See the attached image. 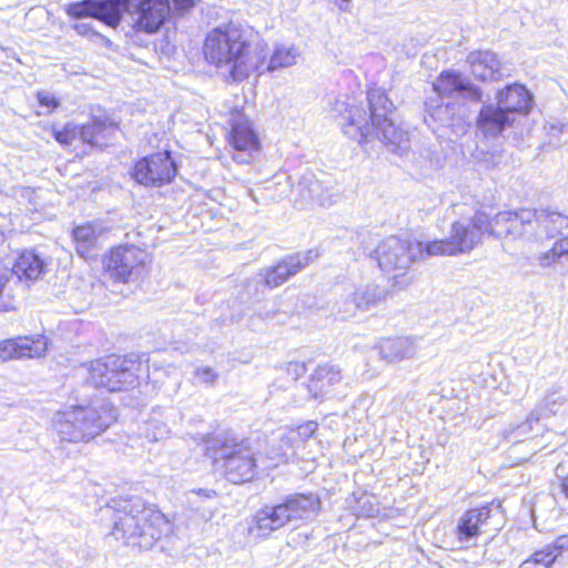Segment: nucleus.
Instances as JSON below:
<instances>
[{
    "instance_id": "c756f323",
    "label": "nucleus",
    "mask_w": 568,
    "mask_h": 568,
    "mask_svg": "<svg viewBox=\"0 0 568 568\" xmlns=\"http://www.w3.org/2000/svg\"><path fill=\"white\" fill-rule=\"evenodd\" d=\"M367 101L369 112L367 120L371 125H378L382 120L389 116L393 112V102L386 95V92L381 88H372L367 92Z\"/></svg>"
},
{
    "instance_id": "2eb2a0df",
    "label": "nucleus",
    "mask_w": 568,
    "mask_h": 568,
    "mask_svg": "<svg viewBox=\"0 0 568 568\" xmlns=\"http://www.w3.org/2000/svg\"><path fill=\"white\" fill-rule=\"evenodd\" d=\"M316 256L317 254L313 251L287 255L275 266L263 268V280L266 282L270 290L275 288L306 267Z\"/></svg>"
},
{
    "instance_id": "6e6552de",
    "label": "nucleus",
    "mask_w": 568,
    "mask_h": 568,
    "mask_svg": "<svg viewBox=\"0 0 568 568\" xmlns=\"http://www.w3.org/2000/svg\"><path fill=\"white\" fill-rule=\"evenodd\" d=\"M488 215L477 212L473 219L454 222L446 239L425 243L427 256H453L471 252L481 242Z\"/></svg>"
},
{
    "instance_id": "37998d69",
    "label": "nucleus",
    "mask_w": 568,
    "mask_h": 568,
    "mask_svg": "<svg viewBox=\"0 0 568 568\" xmlns=\"http://www.w3.org/2000/svg\"><path fill=\"white\" fill-rule=\"evenodd\" d=\"M38 101L41 106H47L49 110H53L59 105V101L50 92H39Z\"/></svg>"
},
{
    "instance_id": "ddd939ff",
    "label": "nucleus",
    "mask_w": 568,
    "mask_h": 568,
    "mask_svg": "<svg viewBox=\"0 0 568 568\" xmlns=\"http://www.w3.org/2000/svg\"><path fill=\"white\" fill-rule=\"evenodd\" d=\"M229 141L234 150L233 160L240 164L250 163L260 150V141L251 122L243 115L232 121Z\"/></svg>"
},
{
    "instance_id": "49530a36",
    "label": "nucleus",
    "mask_w": 568,
    "mask_h": 568,
    "mask_svg": "<svg viewBox=\"0 0 568 568\" xmlns=\"http://www.w3.org/2000/svg\"><path fill=\"white\" fill-rule=\"evenodd\" d=\"M73 29L77 31L80 36H88L90 33L97 34L93 32L92 27L90 23H77L73 26Z\"/></svg>"
},
{
    "instance_id": "c85d7f7f",
    "label": "nucleus",
    "mask_w": 568,
    "mask_h": 568,
    "mask_svg": "<svg viewBox=\"0 0 568 568\" xmlns=\"http://www.w3.org/2000/svg\"><path fill=\"white\" fill-rule=\"evenodd\" d=\"M387 294L384 287L374 283L359 285L352 294V308H359L361 312L368 311L384 302Z\"/></svg>"
},
{
    "instance_id": "c03bdc74",
    "label": "nucleus",
    "mask_w": 568,
    "mask_h": 568,
    "mask_svg": "<svg viewBox=\"0 0 568 568\" xmlns=\"http://www.w3.org/2000/svg\"><path fill=\"white\" fill-rule=\"evenodd\" d=\"M550 549L557 557L568 549V535L559 536L551 546H548L545 550Z\"/></svg>"
},
{
    "instance_id": "603ef678",
    "label": "nucleus",
    "mask_w": 568,
    "mask_h": 568,
    "mask_svg": "<svg viewBox=\"0 0 568 568\" xmlns=\"http://www.w3.org/2000/svg\"><path fill=\"white\" fill-rule=\"evenodd\" d=\"M274 315H275V312H271V313H270V312H267L263 317H264V318H273V317H274Z\"/></svg>"
},
{
    "instance_id": "aec40b11",
    "label": "nucleus",
    "mask_w": 568,
    "mask_h": 568,
    "mask_svg": "<svg viewBox=\"0 0 568 568\" xmlns=\"http://www.w3.org/2000/svg\"><path fill=\"white\" fill-rule=\"evenodd\" d=\"M342 381L337 366L332 364L318 365L310 376L307 389L314 399L323 400L334 393V388Z\"/></svg>"
},
{
    "instance_id": "7ed1b4c3",
    "label": "nucleus",
    "mask_w": 568,
    "mask_h": 568,
    "mask_svg": "<svg viewBox=\"0 0 568 568\" xmlns=\"http://www.w3.org/2000/svg\"><path fill=\"white\" fill-rule=\"evenodd\" d=\"M112 509L113 536L132 547L149 550L166 531L164 516L139 497L114 500Z\"/></svg>"
},
{
    "instance_id": "412c9836",
    "label": "nucleus",
    "mask_w": 568,
    "mask_h": 568,
    "mask_svg": "<svg viewBox=\"0 0 568 568\" xmlns=\"http://www.w3.org/2000/svg\"><path fill=\"white\" fill-rule=\"evenodd\" d=\"M427 115L425 121L430 126L432 123H437L442 128L450 129L455 135H463L467 131V123L465 120L456 114L455 103H436L433 101L426 103Z\"/></svg>"
},
{
    "instance_id": "f03ea898",
    "label": "nucleus",
    "mask_w": 568,
    "mask_h": 568,
    "mask_svg": "<svg viewBox=\"0 0 568 568\" xmlns=\"http://www.w3.org/2000/svg\"><path fill=\"white\" fill-rule=\"evenodd\" d=\"M128 7H135L134 28L153 33L170 13L169 0H81L64 6V12L74 20L92 18L116 28Z\"/></svg>"
},
{
    "instance_id": "9b49d317",
    "label": "nucleus",
    "mask_w": 568,
    "mask_h": 568,
    "mask_svg": "<svg viewBox=\"0 0 568 568\" xmlns=\"http://www.w3.org/2000/svg\"><path fill=\"white\" fill-rule=\"evenodd\" d=\"M178 174V165L171 152H158L139 160L133 169V178L139 184L161 187L173 181Z\"/></svg>"
},
{
    "instance_id": "f3484780",
    "label": "nucleus",
    "mask_w": 568,
    "mask_h": 568,
    "mask_svg": "<svg viewBox=\"0 0 568 568\" xmlns=\"http://www.w3.org/2000/svg\"><path fill=\"white\" fill-rule=\"evenodd\" d=\"M48 348L44 336L19 337L0 342V358H36L44 356Z\"/></svg>"
},
{
    "instance_id": "f8f14e48",
    "label": "nucleus",
    "mask_w": 568,
    "mask_h": 568,
    "mask_svg": "<svg viewBox=\"0 0 568 568\" xmlns=\"http://www.w3.org/2000/svg\"><path fill=\"white\" fill-rule=\"evenodd\" d=\"M146 253L134 245L112 248L103 258L105 272L115 281L128 282L132 275H140Z\"/></svg>"
},
{
    "instance_id": "9d476101",
    "label": "nucleus",
    "mask_w": 568,
    "mask_h": 568,
    "mask_svg": "<svg viewBox=\"0 0 568 568\" xmlns=\"http://www.w3.org/2000/svg\"><path fill=\"white\" fill-rule=\"evenodd\" d=\"M424 257H428L425 243L395 235L383 240L375 250L378 266L383 272L393 274L394 278L405 275L416 261Z\"/></svg>"
},
{
    "instance_id": "09e8293b",
    "label": "nucleus",
    "mask_w": 568,
    "mask_h": 568,
    "mask_svg": "<svg viewBox=\"0 0 568 568\" xmlns=\"http://www.w3.org/2000/svg\"><path fill=\"white\" fill-rule=\"evenodd\" d=\"M192 494L199 495V496H204L205 498H213L216 496L215 490H212V489L193 490Z\"/></svg>"
},
{
    "instance_id": "dca6fc26",
    "label": "nucleus",
    "mask_w": 568,
    "mask_h": 568,
    "mask_svg": "<svg viewBox=\"0 0 568 568\" xmlns=\"http://www.w3.org/2000/svg\"><path fill=\"white\" fill-rule=\"evenodd\" d=\"M515 118L496 102L484 103L476 120L478 131L486 139L499 136L506 129L510 128Z\"/></svg>"
},
{
    "instance_id": "39448f33",
    "label": "nucleus",
    "mask_w": 568,
    "mask_h": 568,
    "mask_svg": "<svg viewBox=\"0 0 568 568\" xmlns=\"http://www.w3.org/2000/svg\"><path fill=\"white\" fill-rule=\"evenodd\" d=\"M116 420L115 408L109 402L89 406H72L57 412L53 428L62 442H89L109 428Z\"/></svg>"
},
{
    "instance_id": "5701e85b",
    "label": "nucleus",
    "mask_w": 568,
    "mask_h": 568,
    "mask_svg": "<svg viewBox=\"0 0 568 568\" xmlns=\"http://www.w3.org/2000/svg\"><path fill=\"white\" fill-rule=\"evenodd\" d=\"M466 62L473 75L481 81H495L503 78L501 63L490 50H475L468 53Z\"/></svg>"
},
{
    "instance_id": "c9c22d12",
    "label": "nucleus",
    "mask_w": 568,
    "mask_h": 568,
    "mask_svg": "<svg viewBox=\"0 0 568 568\" xmlns=\"http://www.w3.org/2000/svg\"><path fill=\"white\" fill-rule=\"evenodd\" d=\"M538 262L541 267H549L554 264H560L568 271L567 248L564 245L562 239L556 241L550 250L541 253L538 257Z\"/></svg>"
},
{
    "instance_id": "7c9ffc66",
    "label": "nucleus",
    "mask_w": 568,
    "mask_h": 568,
    "mask_svg": "<svg viewBox=\"0 0 568 568\" xmlns=\"http://www.w3.org/2000/svg\"><path fill=\"white\" fill-rule=\"evenodd\" d=\"M535 215L531 210H521L520 212H509L507 226V237L516 239L520 236L535 237Z\"/></svg>"
},
{
    "instance_id": "72a5a7b5",
    "label": "nucleus",
    "mask_w": 568,
    "mask_h": 568,
    "mask_svg": "<svg viewBox=\"0 0 568 568\" xmlns=\"http://www.w3.org/2000/svg\"><path fill=\"white\" fill-rule=\"evenodd\" d=\"M73 240L75 242L77 253L82 257H88L95 246L98 233L90 223L77 226L73 230Z\"/></svg>"
},
{
    "instance_id": "e433bc0d",
    "label": "nucleus",
    "mask_w": 568,
    "mask_h": 568,
    "mask_svg": "<svg viewBox=\"0 0 568 568\" xmlns=\"http://www.w3.org/2000/svg\"><path fill=\"white\" fill-rule=\"evenodd\" d=\"M263 278L264 273L261 270L254 276L247 278L244 284L245 293L247 297L253 302H260L265 296L266 290H270L268 285Z\"/></svg>"
},
{
    "instance_id": "20e7f679",
    "label": "nucleus",
    "mask_w": 568,
    "mask_h": 568,
    "mask_svg": "<svg viewBox=\"0 0 568 568\" xmlns=\"http://www.w3.org/2000/svg\"><path fill=\"white\" fill-rule=\"evenodd\" d=\"M321 508L322 501L315 494L288 495L277 505L258 509L247 520V535L265 539L291 523L314 520Z\"/></svg>"
},
{
    "instance_id": "2f4dec72",
    "label": "nucleus",
    "mask_w": 568,
    "mask_h": 568,
    "mask_svg": "<svg viewBox=\"0 0 568 568\" xmlns=\"http://www.w3.org/2000/svg\"><path fill=\"white\" fill-rule=\"evenodd\" d=\"M17 281L10 267L0 265V312L16 308Z\"/></svg>"
},
{
    "instance_id": "a878e982",
    "label": "nucleus",
    "mask_w": 568,
    "mask_h": 568,
    "mask_svg": "<svg viewBox=\"0 0 568 568\" xmlns=\"http://www.w3.org/2000/svg\"><path fill=\"white\" fill-rule=\"evenodd\" d=\"M297 190L305 202H314L321 206H329L335 202V195L327 182L313 174L304 175L297 184Z\"/></svg>"
},
{
    "instance_id": "393cba45",
    "label": "nucleus",
    "mask_w": 568,
    "mask_h": 568,
    "mask_svg": "<svg viewBox=\"0 0 568 568\" xmlns=\"http://www.w3.org/2000/svg\"><path fill=\"white\" fill-rule=\"evenodd\" d=\"M45 270V262L34 251H24L16 260L10 271L17 285L22 282H33L39 280Z\"/></svg>"
},
{
    "instance_id": "1a4fd4ad",
    "label": "nucleus",
    "mask_w": 568,
    "mask_h": 568,
    "mask_svg": "<svg viewBox=\"0 0 568 568\" xmlns=\"http://www.w3.org/2000/svg\"><path fill=\"white\" fill-rule=\"evenodd\" d=\"M344 133L358 142L365 141L371 134L385 143L392 152H404L409 146L408 133L397 128L393 119L387 116L378 125H371L367 112L361 108H352L347 123L343 124Z\"/></svg>"
},
{
    "instance_id": "8fccbe9b",
    "label": "nucleus",
    "mask_w": 568,
    "mask_h": 568,
    "mask_svg": "<svg viewBox=\"0 0 568 568\" xmlns=\"http://www.w3.org/2000/svg\"><path fill=\"white\" fill-rule=\"evenodd\" d=\"M561 491L568 498V475L561 479Z\"/></svg>"
},
{
    "instance_id": "4be33fe9",
    "label": "nucleus",
    "mask_w": 568,
    "mask_h": 568,
    "mask_svg": "<svg viewBox=\"0 0 568 568\" xmlns=\"http://www.w3.org/2000/svg\"><path fill=\"white\" fill-rule=\"evenodd\" d=\"M493 507L498 510L500 505L485 504L464 513L457 524L458 539L467 541L480 535L491 517Z\"/></svg>"
},
{
    "instance_id": "a19ab883",
    "label": "nucleus",
    "mask_w": 568,
    "mask_h": 568,
    "mask_svg": "<svg viewBox=\"0 0 568 568\" xmlns=\"http://www.w3.org/2000/svg\"><path fill=\"white\" fill-rule=\"evenodd\" d=\"M194 377L197 383L204 384L206 386H213L216 381L219 379V374L211 367L204 366L199 367L195 373Z\"/></svg>"
},
{
    "instance_id": "f257e3e1",
    "label": "nucleus",
    "mask_w": 568,
    "mask_h": 568,
    "mask_svg": "<svg viewBox=\"0 0 568 568\" xmlns=\"http://www.w3.org/2000/svg\"><path fill=\"white\" fill-rule=\"evenodd\" d=\"M203 52L227 79L242 82L263 67L267 45L236 26H227L207 33Z\"/></svg>"
},
{
    "instance_id": "f704fd0d",
    "label": "nucleus",
    "mask_w": 568,
    "mask_h": 568,
    "mask_svg": "<svg viewBox=\"0 0 568 568\" xmlns=\"http://www.w3.org/2000/svg\"><path fill=\"white\" fill-rule=\"evenodd\" d=\"M317 429V424L315 422H307L303 425H300L296 430H290L287 434H281L280 440H281V448L280 452L276 454V457L280 459H284L287 456V450L292 448L293 440L295 437H300L302 439L310 438Z\"/></svg>"
},
{
    "instance_id": "58836bf2",
    "label": "nucleus",
    "mask_w": 568,
    "mask_h": 568,
    "mask_svg": "<svg viewBox=\"0 0 568 568\" xmlns=\"http://www.w3.org/2000/svg\"><path fill=\"white\" fill-rule=\"evenodd\" d=\"M556 559L557 555L550 549L539 550L532 554L530 558L523 561L518 568H549Z\"/></svg>"
},
{
    "instance_id": "de8ad7c7",
    "label": "nucleus",
    "mask_w": 568,
    "mask_h": 568,
    "mask_svg": "<svg viewBox=\"0 0 568 568\" xmlns=\"http://www.w3.org/2000/svg\"><path fill=\"white\" fill-rule=\"evenodd\" d=\"M178 10H187L194 6V0H173Z\"/></svg>"
},
{
    "instance_id": "79ce46f5",
    "label": "nucleus",
    "mask_w": 568,
    "mask_h": 568,
    "mask_svg": "<svg viewBox=\"0 0 568 568\" xmlns=\"http://www.w3.org/2000/svg\"><path fill=\"white\" fill-rule=\"evenodd\" d=\"M352 295L337 304V315L341 320L353 317L359 308H352Z\"/></svg>"
},
{
    "instance_id": "4468645a",
    "label": "nucleus",
    "mask_w": 568,
    "mask_h": 568,
    "mask_svg": "<svg viewBox=\"0 0 568 568\" xmlns=\"http://www.w3.org/2000/svg\"><path fill=\"white\" fill-rule=\"evenodd\" d=\"M433 89L442 97H456L471 102L481 100V90L459 72L443 71L434 81Z\"/></svg>"
},
{
    "instance_id": "4c0bfd02",
    "label": "nucleus",
    "mask_w": 568,
    "mask_h": 568,
    "mask_svg": "<svg viewBox=\"0 0 568 568\" xmlns=\"http://www.w3.org/2000/svg\"><path fill=\"white\" fill-rule=\"evenodd\" d=\"M508 221L509 212H499L493 220L488 219V223L484 226V233L488 232L497 239H507Z\"/></svg>"
},
{
    "instance_id": "473e14b6",
    "label": "nucleus",
    "mask_w": 568,
    "mask_h": 568,
    "mask_svg": "<svg viewBox=\"0 0 568 568\" xmlns=\"http://www.w3.org/2000/svg\"><path fill=\"white\" fill-rule=\"evenodd\" d=\"M297 50L294 47L278 45L273 51L268 62L264 60L263 67L254 73H263L265 71H274L281 68H287L295 64Z\"/></svg>"
},
{
    "instance_id": "bb28decb",
    "label": "nucleus",
    "mask_w": 568,
    "mask_h": 568,
    "mask_svg": "<svg viewBox=\"0 0 568 568\" xmlns=\"http://www.w3.org/2000/svg\"><path fill=\"white\" fill-rule=\"evenodd\" d=\"M535 215V237H555L562 235L568 230V216L559 212L549 210H534Z\"/></svg>"
},
{
    "instance_id": "ea45409f",
    "label": "nucleus",
    "mask_w": 568,
    "mask_h": 568,
    "mask_svg": "<svg viewBox=\"0 0 568 568\" xmlns=\"http://www.w3.org/2000/svg\"><path fill=\"white\" fill-rule=\"evenodd\" d=\"M53 135L59 143L69 145L78 136L80 138V126L73 122H69L61 130H54Z\"/></svg>"
},
{
    "instance_id": "a211bd4d",
    "label": "nucleus",
    "mask_w": 568,
    "mask_h": 568,
    "mask_svg": "<svg viewBox=\"0 0 568 568\" xmlns=\"http://www.w3.org/2000/svg\"><path fill=\"white\" fill-rule=\"evenodd\" d=\"M568 405V396L560 387H552L547 390L542 399L527 416L526 422L518 427L519 430L526 433L531 429L532 424H537L540 419L549 418L561 412V408Z\"/></svg>"
},
{
    "instance_id": "6ab92c4d",
    "label": "nucleus",
    "mask_w": 568,
    "mask_h": 568,
    "mask_svg": "<svg viewBox=\"0 0 568 568\" xmlns=\"http://www.w3.org/2000/svg\"><path fill=\"white\" fill-rule=\"evenodd\" d=\"M496 102L516 119L529 113L534 99L525 85L514 83L497 92Z\"/></svg>"
},
{
    "instance_id": "b1692460",
    "label": "nucleus",
    "mask_w": 568,
    "mask_h": 568,
    "mask_svg": "<svg viewBox=\"0 0 568 568\" xmlns=\"http://www.w3.org/2000/svg\"><path fill=\"white\" fill-rule=\"evenodd\" d=\"M416 337H388L379 341L377 348L382 359L387 363L413 357L418 349Z\"/></svg>"
},
{
    "instance_id": "0eeeda50",
    "label": "nucleus",
    "mask_w": 568,
    "mask_h": 568,
    "mask_svg": "<svg viewBox=\"0 0 568 568\" xmlns=\"http://www.w3.org/2000/svg\"><path fill=\"white\" fill-rule=\"evenodd\" d=\"M141 363L133 355H110L88 364V383L110 393L129 390L139 385Z\"/></svg>"
},
{
    "instance_id": "3c124183",
    "label": "nucleus",
    "mask_w": 568,
    "mask_h": 568,
    "mask_svg": "<svg viewBox=\"0 0 568 568\" xmlns=\"http://www.w3.org/2000/svg\"><path fill=\"white\" fill-rule=\"evenodd\" d=\"M351 1H352V0H342V3H341V4H338V8H339L341 10H346V9H347V7H346V6H344L343 3L347 4V3H349Z\"/></svg>"
},
{
    "instance_id": "423d86ee",
    "label": "nucleus",
    "mask_w": 568,
    "mask_h": 568,
    "mask_svg": "<svg viewBox=\"0 0 568 568\" xmlns=\"http://www.w3.org/2000/svg\"><path fill=\"white\" fill-rule=\"evenodd\" d=\"M203 440L206 450L214 458L224 460L225 478L233 484L252 480L256 475V459L246 439H239L231 434L207 435Z\"/></svg>"
},
{
    "instance_id": "cd10ccee",
    "label": "nucleus",
    "mask_w": 568,
    "mask_h": 568,
    "mask_svg": "<svg viewBox=\"0 0 568 568\" xmlns=\"http://www.w3.org/2000/svg\"><path fill=\"white\" fill-rule=\"evenodd\" d=\"M116 123L108 116H94L91 122L80 126V139L92 145H104L116 130Z\"/></svg>"
},
{
    "instance_id": "a18cd8bd",
    "label": "nucleus",
    "mask_w": 568,
    "mask_h": 568,
    "mask_svg": "<svg viewBox=\"0 0 568 568\" xmlns=\"http://www.w3.org/2000/svg\"><path fill=\"white\" fill-rule=\"evenodd\" d=\"M286 371L290 375H292L293 379H297L306 372L305 365L300 362H290L287 364Z\"/></svg>"
}]
</instances>
